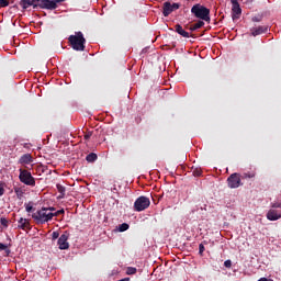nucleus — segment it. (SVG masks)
Segmentation results:
<instances>
[{
  "label": "nucleus",
  "mask_w": 281,
  "mask_h": 281,
  "mask_svg": "<svg viewBox=\"0 0 281 281\" xmlns=\"http://www.w3.org/2000/svg\"><path fill=\"white\" fill-rule=\"evenodd\" d=\"M246 177H248L249 179H252V177H256V175H255V173H252V175H246Z\"/></svg>",
  "instance_id": "e433bc0d"
},
{
  "label": "nucleus",
  "mask_w": 281,
  "mask_h": 281,
  "mask_svg": "<svg viewBox=\"0 0 281 281\" xmlns=\"http://www.w3.org/2000/svg\"><path fill=\"white\" fill-rule=\"evenodd\" d=\"M41 0H21L20 5L23 8V10H27V8H40Z\"/></svg>",
  "instance_id": "1a4fd4ad"
},
{
  "label": "nucleus",
  "mask_w": 281,
  "mask_h": 281,
  "mask_svg": "<svg viewBox=\"0 0 281 281\" xmlns=\"http://www.w3.org/2000/svg\"><path fill=\"white\" fill-rule=\"evenodd\" d=\"M68 236L67 235H61L57 241V244L59 245V249H69V243L67 241L68 240Z\"/></svg>",
  "instance_id": "9b49d317"
},
{
  "label": "nucleus",
  "mask_w": 281,
  "mask_h": 281,
  "mask_svg": "<svg viewBox=\"0 0 281 281\" xmlns=\"http://www.w3.org/2000/svg\"><path fill=\"white\" fill-rule=\"evenodd\" d=\"M252 21H254V23H260V18L255 16V18H252Z\"/></svg>",
  "instance_id": "7c9ffc66"
},
{
  "label": "nucleus",
  "mask_w": 281,
  "mask_h": 281,
  "mask_svg": "<svg viewBox=\"0 0 281 281\" xmlns=\"http://www.w3.org/2000/svg\"><path fill=\"white\" fill-rule=\"evenodd\" d=\"M32 217L37 221V223H47V221H52L54 218V213L52 209L43 207L32 215Z\"/></svg>",
  "instance_id": "f03ea898"
},
{
  "label": "nucleus",
  "mask_w": 281,
  "mask_h": 281,
  "mask_svg": "<svg viewBox=\"0 0 281 281\" xmlns=\"http://www.w3.org/2000/svg\"><path fill=\"white\" fill-rule=\"evenodd\" d=\"M46 210H50V212H54V207H45Z\"/></svg>",
  "instance_id": "58836bf2"
},
{
  "label": "nucleus",
  "mask_w": 281,
  "mask_h": 281,
  "mask_svg": "<svg viewBox=\"0 0 281 281\" xmlns=\"http://www.w3.org/2000/svg\"><path fill=\"white\" fill-rule=\"evenodd\" d=\"M8 5H10L8 0H0V8H8Z\"/></svg>",
  "instance_id": "4be33fe9"
},
{
  "label": "nucleus",
  "mask_w": 281,
  "mask_h": 281,
  "mask_svg": "<svg viewBox=\"0 0 281 281\" xmlns=\"http://www.w3.org/2000/svg\"><path fill=\"white\" fill-rule=\"evenodd\" d=\"M203 251H205V246H203V244L199 245V254H203Z\"/></svg>",
  "instance_id": "393cba45"
},
{
  "label": "nucleus",
  "mask_w": 281,
  "mask_h": 281,
  "mask_svg": "<svg viewBox=\"0 0 281 281\" xmlns=\"http://www.w3.org/2000/svg\"><path fill=\"white\" fill-rule=\"evenodd\" d=\"M32 210H33L32 205L27 204L26 205V212H32Z\"/></svg>",
  "instance_id": "473e14b6"
},
{
  "label": "nucleus",
  "mask_w": 281,
  "mask_h": 281,
  "mask_svg": "<svg viewBox=\"0 0 281 281\" xmlns=\"http://www.w3.org/2000/svg\"><path fill=\"white\" fill-rule=\"evenodd\" d=\"M233 3V20L238 19V15L243 12L240 9V4H238V0H232Z\"/></svg>",
  "instance_id": "9d476101"
},
{
  "label": "nucleus",
  "mask_w": 281,
  "mask_h": 281,
  "mask_svg": "<svg viewBox=\"0 0 281 281\" xmlns=\"http://www.w3.org/2000/svg\"><path fill=\"white\" fill-rule=\"evenodd\" d=\"M53 214H54V216H58V214H65V210H59Z\"/></svg>",
  "instance_id": "c756f323"
},
{
  "label": "nucleus",
  "mask_w": 281,
  "mask_h": 281,
  "mask_svg": "<svg viewBox=\"0 0 281 281\" xmlns=\"http://www.w3.org/2000/svg\"><path fill=\"white\" fill-rule=\"evenodd\" d=\"M91 132L85 135V139H89L91 137Z\"/></svg>",
  "instance_id": "72a5a7b5"
},
{
  "label": "nucleus",
  "mask_w": 281,
  "mask_h": 281,
  "mask_svg": "<svg viewBox=\"0 0 281 281\" xmlns=\"http://www.w3.org/2000/svg\"><path fill=\"white\" fill-rule=\"evenodd\" d=\"M175 10H179V3H170V2H164L162 4V14L164 16H170Z\"/></svg>",
  "instance_id": "423d86ee"
},
{
  "label": "nucleus",
  "mask_w": 281,
  "mask_h": 281,
  "mask_svg": "<svg viewBox=\"0 0 281 281\" xmlns=\"http://www.w3.org/2000/svg\"><path fill=\"white\" fill-rule=\"evenodd\" d=\"M126 229H128V224L126 223H123L119 226L120 232H126Z\"/></svg>",
  "instance_id": "412c9836"
},
{
  "label": "nucleus",
  "mask_w": 281,
  "mask_h": 281,
  "mask_svg": "<svg viewBox=\"0 0 281 281\" xmlns=\"http://www.w3.org/2000/svg\"><path fill=\"white\" fill-rule=\"evenodd\" d=\"M65 0H55L56 3H63Z\"/></svg>",
  "instance_id": "4c0bfd02"
},
{
  "label": "nucleus",
  "mask_w": 281,
  "mask_h": 281,
  "mask_svg": "<svg viewBox=\"0 0 281 281\" xmlns=\"http://www.w3.org/2000/svg\"><path fill=\"white\" fill-rule=\"evenodd\" d=\"M126 273L127 276H135V273H137V269L133 267H128Z\"/></svg>",
  "instance_id": "aec40b11"
},
{
  "label": "nucleus",
  "mask_w": 281,
  "mask_h": 281,
  "mask_svg": "<svg viewBox=\"0 0 281 281\" xmlns=\"http://www.w3.org/2000/svg\"><path fill=\"white\" fill-rule=\"evenodd\" d=\"M58 236H60V235L58 234V232H53V234H52L53 240L58 239Z\"/></svg>",
  "instance_id": "a878e982"
},
{
  "label": "nucleus",
  "mask_w": 281,
  "mask_h": 281,
  "mask_svg": "<svg viewBox=\"0 0 281 281\" xmlns=\"http://www.w3.org/2000/svg\"><path fill=\"white\" fill-rule=\"evenodd\" d=\"M15 194H16L18 199H21V196H23V190L15 188Z\"/></svg>",
  "instance_id": "5701e85b"
},
{
  "label": "nucleus",
  "mask_w": 281,
  "mask_h": 281,
  "mask_svg": "<svg viewBox=\"0 0 281 281\" xmlns=\"http://www.w3.org/2000/svg\"><path fill=\"white\" fill-rule=\"evenodd\" d=\"M20 181L25 183V186H36V181L32 173L27 170L20 169Z\"/></svg>",
  "instance_id": "39448f33"
},
{
  "label": "nucleus",
  "mask_w": 281,
  "mask_h": 281,
  "mask_svg": "<svg viewBox=\"0 0 281 281\" xmlns=\"http://www.w3.org/2000/svg\"><path fill=\"white\" fill-rule=\"evenodd\" d=\"M193 175L194 177H201V170L199 169L193 170Z\"/></svg>",
  "instance_id": "bb28decb"
},
{
  "label": "nucleus",
  "mask_w": 281,
  "mask_h": 281,
  "mask_svg": "<svg viewBox=\"0 0 281 281\" xmlns=\"http://www.w3.org/2000/svg\"><path fill=\"white\" fill-rule=\"evenodd\" d=\"M27 225H29L27 220L21 217L19 221V227H21L22 229H25V227H27Z\"/></svg>",
  "instance_id": "a211bd4d"
},
{
  "label": "nucleus",
  "mask_w": 281,
  "mask_h": 281,
  "mask_svg": "<svg viewBox=\"0 0 281 281\" xmlns=\"http://www.w3.org/2000/svg\"><path fill=\"white\" fill-rule=\"evenodd\" d=\"M267 218L268 221H279V218H281V214L276 210H270L267 213Z\"/></svg>",
  "instance_id": "f8f14e48"
},
{
  "label": "nucleus",
  "mask_w": 281,
  "mask_h": 281,
  "mask_svg": "<svg viewBox=\"0 0 281 281\" xmlns=\"http://www.w3.org/2000/svg\"><path fill=\"white\" fill-rule=\"evenodd\" d=\"M20 164H32V155L25 154L20 158Z\"/></svg>",
  "instance_id": "2eb2a0df"
},
{
  "label": "nucleus",
  "mask_w": 281,
  "mask_h": 281,
  "mask_svg": "<svg viewBox=\"0 0 281 281\" xmlns=\"http://www.w3.org/2000/svg\"><path fill=\"white\" fill-rule=\"evenodd\" d=\"M176 32L179 33L180 36H183V38H190V33L186 32L180 24L176 25Z\"/></svg>",
  "instance_id": "4468645a"
},
{
  "label": "nucleus",
  "mask_w": 281,
  "mask_h": 281,
  "mask_svg": "<svg viewBox=\"0 0 281 281\" xmlns=\"http://www.w3.org/2000/svg\"><path fill=\"white\" fill-rule=\"evenodd\" d=\"M272 207H281V203H273Z\"/></svg>",
  "instance_id": "f704fd0d"
},
{
  "label": "nucleus",
  "mask_w": 281,
  "mask_h": 281,
  "mask_svg": "<svg viewBox=\"0 0 281 281\" xmlns=\"http://www.w3.org/2000/svg\"><path fill=\"white\" fill-rule=\"evenodd\" d=\"M224 267H226V269H232V260H226L225 262H224Z\"/></svg>",
  "instance_id": "b1692460"
},
{
  "label": "nucleus",
  "mask_w": 281,
  "mask_h": 281,
  "mask_svg": "<svg viewBox=\"0 0 281 281\" xmlns=\"http://www.w3.org/2000/svg\"><path fill=\"white\" fill-rule=\"evenodd\" d=\"M258 281H273V280L267 279V278H261V279H259Z\"/></svg>",
  "instance_id": "c9c22d12"
},
{
  "label": "nucleus",
  "mask_w": 281,
  "mask_h": 281,
  "mask_svg": "<svg viewBox=\"0 0 281 281\" xmlns=\"http://www.w3.org/2000/svg\"><path fill=\"white\" fill-rule=\"evenodd\" d=\"M265 32H267V27L265 26H258L257 29H251L252 36H260V34H265Z\"/></svg>",
  "instance_id": "ddd939ff"
},
{
  "label": "nucleus",
  "mask_w": 281,
  "mask_h": 281,
  "mask_svg": "<svg viewBox=\"0 0 281 281\" xmlns=\"http://www.w3.org/2000/svg\"><path fill=\"white\" fill-rule=\"evenodd\" d=\"M56 0H40V8L44 10H56Z\"/></svg>",
  "instance_id": "6e6552de"
},
{
  "label": "nucleus",
  "mask_w": 281,
  "mask_h": 281,
  "mask_svg": "<svg viewBox=\"0 0 281 281\" xmlns=\"http://www.w3.org/2000/svg\"><path fill=\"white\" fill-rule=\"evenodd\" d=\"M8 249V246L0 243V251H5Z\"/></svg>",
  "instance_id": "c85d7f7f"
},
{
  "label": "nucleus",
  "mask_w": 281,
  "mask_h": 281,
  "mask_svg": "<svg viewBox=\"0 0 281 281\" xmlns=\"http://www.w3.org/2000/svg\"><path fill=\"white\" fill-rule=\"evenodd\" d=\"M86 160L88 164H93V161L98 160V155L95 153H90L87 157Z\"/></svg>",
  "instance_id": "dca6fc26"
},
{
  "label": "nucleus",
  "mask_w": 281,
  "mask_h": 281,
  "mask_svg": "<svg viewBox=\"0 0 281 281\" xmlns=\"http://www.w3.org/2000/svg\"><path fill=\"white\" fill-rule=\"evenodd\" d=\"M205 25V22L198 21L193 26L190 27L191 32H194L195 30H201Z\"/></svg>",
  "instance_id": "f3484780"
},
{
  "label": "nucleus",
  "mask_w": 281,
  "mask_h": 281,
  "mask_svg": "<svg viewBox=\"0 0 281 281\" xmlns=\"http://www.w3.org/2000/svg\"><path fill=\"white\" fill-rule=\"evenodd\" d=\"M147 207H150V199L144 195L139 196L134 203V210L136 212H144Z\"/></svg>",
  "instance_id": "20e7f679"
},
{
  "label": "nucleus",
  "mask_w": 281,
  "mask_h": 281,
  "mask_svg": "<svg viewBox=\"0 0 281 281\" xmlns=\"http://www.w3.org/2000/svg\"><path fill=\"white\" fill-rule=\"evenodd\" d=\"M191 12L196 19L210 22V9L205 8L204 5L195 4L192 7Z\"/></svg>",
  "instance_id": "7ed1b4c3"
},
{
  "label": "nucleus",
  "mask_w": 281,
  "mask_h": 281,
  "mask_svg": "<svg viewBox=\"0 0 281 281\" xmlns=\"http://www.w3.org/2000/svg\"><path fill=\"white\" fill-rule=\"evenodd\" d=\"M5 192V190L3 189L2 186H0V196H3V193Z\"/></svg>",
  "instance_id": "2f4dec72"
},
{
  "label": "nucleus",
  "mask_w": 281,
  "mask_h": 281,
  "mask_svg": "<svg viewBox=\"0 0 281 281\" xmlns=\"http://www.w3.org/2000/svg\"><path fill=\"white\" fill-rule=\"evenodd\" d=\"M69 42L72 46V49H76V52H85L86 40L82 35V32H77L75 35H70Z\"/></svg>",
  "instance_id": "f257e3e1"
},
{
  "label": "nucleus",
  "mask_w": 281,
  "mask_h": 281,
  "mask_svg": "<svg viewBox=\"0 0 281 281\" xmlns=\"http://www.w3.org/2000/svg\"><path fill=\"white\" fill-rule=\"evenodd\" d=\"M57 190H58V192L61 194L60 196H59V199H63V198H65V187H63V184H57Z\"/></svg>",
  "instance_id": "6ab92c4d"
},
{
  "label": "nucleus",
  "mask_w": 281,
  "mask_h": 281,
  "mask_svg": "<svg viewBox=\"0 0 281 281\" xmlns=\"http://www.w3.org/2000/svg\"><path fill=\"white\" fill-rule=\"evenodd\" d=\"M228 188H240V177H238V173H233L228 177Z\"/></svg>",
  "instance_id": "0eeeda50"
},
{
  "label": "nucleus",
  "mask_w": 281,
  "mask_h": 281,
  "mask_svg": "<svg viewBox=\"0 0 281 281\" xmlns=\"http://www.w3.org/2000/svg\"><path fill=\"white\" fill-rule=\"evenodd\" d=\"M0 223H1V225H3L4 227H8V220L1 218Z\"/></svg>",
  "instance_id": "cd10ccee"
}]
</instances>
